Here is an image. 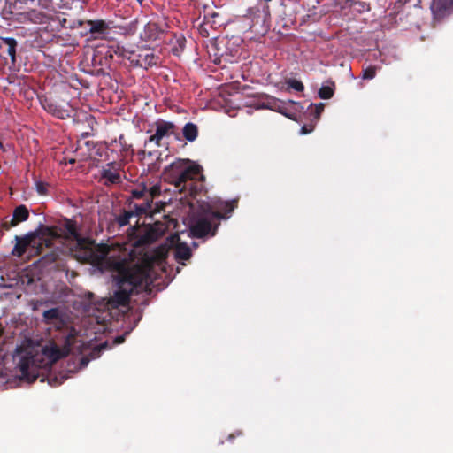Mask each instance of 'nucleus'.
<instances>
[{"label": "nucleus", "mask_w": 453, "mask_h": 453, "mask_svg": "<svg viewBox=\"0 0 453 453\" xmlns=\"http://www.w3.org/2000/svg\"><path fill=\"white\" fill-rule=\"evenodd\" d=\"M27 218V209L24 205H20L14 210L12 225L16 226L19 222L25 221Z\"/></svg>", "instance_id": "12"}, {"label": "nucleus", "mask_w": 453, "mask_h": 453, "mask_svg": "<svg viewBox=\"0 0 453 453\" xmlns=\"http://www.w3.org/2000/svg\"><path fill=\"white\" fill-rule=\"evenodd\" d=\"M59 237L56 228L43 226L35 233L18 239L17 244L12 250V254L17 257L27 255L28 257L38 255L42 252V247H50L51 242Z\"/></svg>", "instance_id": "4"}, {"label": "nucleus", "mask_w": 453, "mask_h": 453, "mask_svg": "<svg viewBox=\"0 0 453 453\" xmlns=\"http://www.w3.org/2000/svg\"><path fill=\"white\" fill-rule=\"evenodd\" d=\"M200 165L188 159H177L164 171V178L169 183L183 190L188 180L203 178Z\"/></svg>", "instance_id": "5"}, {"label": "nucleus", "mask_w": 453, "mask_h": 453, "mask_svg": "<svg viewBox=\"0 0 453 453\" xmlns=\"http://www.w3.org/2000/svg\"><path fill=\"white\" fill-rule=\"evenodd\" d=\"M223 209L231 212L233 206L229 203L223 202L214 203L213 204H201L190 222L191 234L199 238L207 234L213 236L219 225V220L222 218L220 211Z\"/></svg>", "instance_id": "3"}, {"label": "nucleus", "mask_w": 453, "mask_h": 453, "mask_svg": "<svg viewBox=\"0 0 453 453\" xmlns=\"http://www.w3.org/2000/svg\"><path fill=\"white\" fill-rule=\"evenodd\" d=\"M170 246L175 245L174 247V256L178 261H185L190 258L191 257V250L190 248L183 243L179 242V237L177 235L171 236Z\"/></svg>", "instance_id": "8"}, {"label": "nucleus", "mask_w": 453, "mask_h": 453, "mask_svg": "<svg viewBox=\"0 0 453 453\" xmlns=\"http://www.w3.org/2000/svg\"><path fill=\"white\" fill-rule=\"evenodd\" d=\"M431 11L436 19H441L453 11V0H433Z\"/></svg>", "instance_id": "6"}, {"label": "nucleus", "mask_w": 453, "mask_h": 453, "mask_svg": "<svg viewBox=\"0 0 453 453\" xmlns=\"http://www.w3.org/2000/svg\"><path fill=\"white\" fill-rule=\"evenodd\" d=\"M167 226L163 222H156L133 228L130 240L123 245L95 244L84 238L79 232L76 221L65 219L58 234L73 242L76 257L89 262L102 270L112 273L119 287L111 298L112 306L125 305L134 288H148L157 275V267H163L168 253L165 246L156 250H148L146 244L156 241L165 234Z\"/></svg>", "instance_id": "1"}, {"label": "nucleus", "mask_w": 453, "mask_h": 453, "mask_svg": "<svg viewBox=\"0 0 453 453\" xmlns=\"http://www.w3.org/2000/svg\"><path fill=\"white\" fill-rule=\"evenodd\" d=\"M134 216V212L125 211L123 214H121L118 217L117 221L120 226H124L128 224L130 218H132Z\"/></svg>", "instance_id": "18"}, {"label": "nucleus", "mask_w": 453, "mask_h": 453, "mask_svg": "<svg viewBox=\"0 0 453 453\" xmlns=\"http://www.w3.org/2000/svg\"><path fill=\"white\" fill-rule=\"evenodd\" d=\"M3 41L7 44L8 46V54L12 58V61H15V54H16V45L17 42L13 38H3Z\"/></svg>", "instance_id": "14"}, {"label": "nucleus", "mask_w": 453, "mask_h": 453, "mask_svg": "<svg viewBox=\"0 0 453 453\" xmlns=\"http://www.w3.org/2000/svg\"><path fill=\"white\" fill-rule=\"evenodd\" d=\"M312 130H313V126H311L309 127L306 126H303V127H302L300 133H301V134H307L311 133Z\"/></svg>", "instance_id": "25"}, {"label": "nucleus", "mask_w": 453, "mask_h": 453, "mask_svg": "<svg viewBox=\"0 0 453 453\" xmlns=\"http://www.w3.org/2000/svg\"><path fill=\"white\" fill-rule=\"evenodd\" d=\"M376 75V68L373 66H369L363 72L364 79H373Z\"/></svg>", "instance_id": "21"}, {"label": "nucleus", "mask_w": 453, "mask_h": 453, "mask_svg": "<svg viewBox=\"0 0 453 453\" xmlns=\"http://www.w3.org/2000/svg\"><path fill=\"white\" fill-rule=\"evenodd\" d=\"M156 126V132L150 137L149 142L159 145L160 141L164 137L170 135L173 132L174 125L171 122L159 121L157 122Z\"/></svg>", "instance_id": "7"}, {"label": "nucleus", "mask_w": 453, "mask_h": 453, "mask_svg": "<svg viewBox=\"0 0 453 453\" xmlns=\"http://www.w3.org/2000/svg\"><path fill=\"white\" fill-rule=\"evenodd\" d=\"M102 177L107 183L116 184L121 180V173L119 165L109 164L102 171Z\"/></svg>", "instance_id": "9"}, {"label": "nucleus", "mask_w": 453, "mask_h": 453, "mask_svg": "<svg viewBox=\"0 0 453 453\" xmlns=\"http://www.w3.org/2000/svg\"><path fill=\"white\" fill-rule=\"evenodd\" d=\"M60 315V311L57 308L50 309L43 313V317L48 321L58 319Z\"/></svg>", "instance_id": "17"}, {"label": "nucleus", "mask_w": 453, "mask_h": 453, "mask_svg": "<svg viewBox=\"0 0 453 453\" xmlns=\"http://www.w3.org/2000/svg\"><path fill=\"white\" fill-rule=\"evenodd\" d=\"M316 117L319 118L320 113L324 110V104L322 103L314 105Z\"/></svg>", "instance_id": "24"}, {"label": "nucleus", "mask_w": 453, "mask_h": 453, "mask_svg": "<svg viewBox=\"0 0 453 453\" xmlns=\"http://www.w3.org/2000/svg\"><path fill=\"white\" fill-rule=\"evenodd\" d=\"M160 193V186L158 184L147 185V196L150 203L152 202V199L157 196Z\"/></svg>", "instance_id": "15"}, {"label": "nucleus", "mask_w": 453, "mask_h": 453, "mask_svg": "<svg viewBox=\"0 0 453 453\" xmlns=\"http://www.w3.org/2000/svg\"><path fill=\"white\" fill-rule=\"evenodd\" d=\"M145 59L148 60V65H152L157 64L156 58L152 54H150V55L147 54L145 56Z\"/></svg>", "instance_id": "23"}, {"label": "nucleus", "mask_w": 453, "mask_h": 453, "mask_svg": "<svg viewBox=\"0 0 453 453\" xmlns=\"http://www.w3.org/2000/svg\"><path fill=\"white\" fill-rule=\"evenodd\" d=\"M154 32H157V26L155 23H149L145 27V35L150 40H156L157 38V35H155Z\"/></svg>", "instance_id": "16"}, {"label": "nucleus", "mask_w": 453, "mask_h": 453, "mask_svg": "<svg viewBox=\"0 0 453 453\" xmlns=\"http://www.w3.org/2000/svg\"><path fill=\"white\" fill-rule=\"evenodd\" d=\"M73 342V336L69 335L65 341H49L44 344L27 347L21 352L19 362L23 376L35 380L39 375L37 369H48L67 356Z\"/></svg>", "instance_id": "2"}, {"label": "nucleus", "mask_w": 453, "mask_h": 453, "mask_svg": "<svg viewBox=\"0 0 453 453\" xmlns=\"http://www.w3.org/2000/svg\"><path fill=\"white\" fill-rule=\"evenodd\" d=\"M289 88H293L296 91L301 92L303 90L304 87L302 81L295 80V79H289L286 81Z\"/></svg>", "instance_id": "19"}, {"label": "nucleus", "mask_w": 453, "mask_h": 453, "mask_svg": "<svg viewBox=\"0 0 453 453\" xmlns=\"http://www.w3.org/2000/svg\"><path fill=\"white\" fill-rule=\"evenodd\" d=\"M140 3H142L143 0H138Z\"/></svg>", "instance_id": "26"}, {"label": "nucleus", "mask_w": 453, "mask_h": 453, "mask_svg": "<svg viewBox=\"0 0 453 453\" xmlns=\"http://www.w3.org/2000/svg\"><path fill=\"white\" fill-rule=\"evenodd\" d=\"M183 136L188 142H194L198 135L197 126L194 123H187L182 129Z\"/></svg>", "instance_id": "11"}, {"label": "nucleus", "mask_w": 453, "mask_h": 453, "mask_svg": "<svg viewBox=\"0 0 453 453\" xmlns=\"http://www.w3.org/2000/svg\"><path fill=\"white\" fill-rule=\"evenodd\" d=\"M89 33H104L109 29V26L104 20H88Z\"/></svg>", "instance_id": "13"}, {"label": "nucleus", "mask_w": 453, "mask_h": 453, "mask_svg": "<svg viewBox=\"0 0 453 453\" xmlns=\"http://www.w3.org/2000/svg\"><path fill=\"white\" fill-rule=\"evenodd\" d=\"M132 193H133L134 197H135V198L144 197L146 200V203L144 204L137 206V208H136L137 214L147 213V211L150 208V203L148 200V196H147V185L142 184L141 186H138L135 189L133 190Z\"/></svg>", "instance_id": "10"}, {"label": "nucleus", "mask_w": 453, "mask_h": 453, "mask_svg": "<svg viewBox=\"0 0 453 453\" xmlns=\"http://www.w3.org/2000/svg\"><path fill=\"white\" fill-rule=\"evenodd\" d=\"M36 189L41 195H44L46 193V186L42 182L36 183Z\"/></svg>", "instance_id": "22"}, {"label": "nucleus", "mask_w": 453, "mask_h": 453, "mask_svg": "<svg viewBox=\"0 0 453 453\" xmlns=\"http://www.w3.org/2000/svg\"><path fill=\"white\" fill-rule=\"evenodd\" d=\"M333 95H334V90L329 86H323L319 91V97H321L323 99H329L333 96Z\"/></svg>", "instance_id": "20"}]
</instances>
